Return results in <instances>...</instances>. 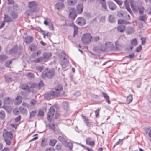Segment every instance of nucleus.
<instances>
[{"mask_svg":"<svg viewBox=\"0 0 151 151\" xmlns=\"http://www.w3.org/2000/svg\"><path fill=\"white\" fill-rule=\"evenodd\" d=\"M85 123L86 124L87 126L89 127L91 125V123L89 121V120L88 119L84 121Z\"/></svg>","mask_w":151,"mask_h":151,"instance_id":"obj_61","label":"nucleus"},{"mask_svg":"<svg viewBox=\"0 0 151 151\" xmlns=\"http://www.w3.org/2000/svg\"><path fill=\"white\" fill-rule=\"evenodd\" d=\"M65 136L64 135L63 136H59L58 137V140L64 144L67 142V141L65 139Z\"/></svg>","mask_w":151,"mask_h":151,"instance_id":"obj_15","label":"nucleus"},{"mask_svg":"<svg viewBox=\"0 0 151 151\" xmlns=\"http://www.w3.org/2000/svg\"><path fill=\"white\" fill-rule=\"evenodd\" d=\"M92 36L91 34L87 33L84 34L82 37L81 40L82 42L84 44H88L91 41Z\"/></svg>","mask_w":151,"mask_h":151,"instance_id":"obj_4","label":"nucleus"},{"mask_svg":"<svg viewBox=\"0 0 151 151\" xmlns=\"http://www.w3.org/2000/svg\"><path fill=\"white\" fill-rule=\"evenodd\" d=\"M8 57L5 55H0V61H3L7 59Z\"/></svg>","mask_w":151,"mask_h":151,"instance_id":"obj_38","label":"nucleus"},{"mask_svg":"<svg viewBox=\"0 0 151 151\" xmlns=\"http://www.w3.org/2000/svg\"><path fill=\"white\" fill-rule=\"evenodd\" d=\"M132 94H130L127 96L126 100L127 104H129L132 101Z\"/></svg>","mask_w":151,"mask_h":151,"instance_id":"obj_26","label":"nucleus"},{"mask_svg":"<svg viewBox=\"0 0 151 151\" xmlns=\"http://www.w3.org/2000/svg\"><path fill=\"white\" fill-rule=\"evenodd\" d=\"M17 46H15L10 50L9 53L10 54L16 53L17 52Z\"/></svg>","mask_w":151,"mask_h":151,"instance_id":"obj_21","label":"nucleus"},{"mask_svg":"<svg viewBox=\"0 0 151 151\" xmlns=\"http://www.w3.org/2000/svg\"><path fill=\"white\" fill-rule=\"evenodd\" d=\"M67 144L66 145V146L68 147L70 150H71L72 149V144L71 142H67Z\"/></svg>","mask_w":151,"mask_h":151,"instance_id":"obj_44","label":"nucleus"},{"mask_svg":"<svg viewBox=\"0 0 151 151\" xmlns=\"http://www.w3.org/2000/svg\"><path fill=\"white\" fill-rule=\"evenodd\" d=\"M10 15L13 19H17L18 16V14L15 12L12 11L10 13Z\"/></svg>","mask_w":151,"mask_h":151,"instance_id":"obj_19","label":"nucleus"},{"mask_svg":"<svg viewBox=\"0 0 151 151\" xmlns=\"http://www.w3.org/2000/svg\"><path fill=\"white\" fill-rule=\"evenodd\" d=\"M36 6L37 4L35 1H31L29 3V7L31 8V10L32 12L35 11Z\"/></svg>","mask_w":151,"mask_h":151,"instance_id":"obj_11","label":"nucleus"},{"mask_svg":"<svg viewBox=\"0 0 151 151\" xmlns=\"http://www.w3.org/2000/svg\"><path fill=\"white\" fill-rule=\"evenodd\" d=\"M5 80L7 82H10L12 81L11 78L8 76H5Z\"/></svg>","mask_w":151,"mask_h":151,"instance_id":"obj_52","label":"nucleus"},{"mask_svg":"<svg viewBox=\"0 0 151 151\" xmlns=\"http://www.w3.org/2000/svg\"><path fill=\"white\" fill-rule=\"evenodd\" d=\"M141 40L142 41L141 44L142 45H144L146 43V38L145 37H142L141 38Z\"/></svg>","mask_w":151,"mask_h":151,"instance_id":"obj_51","label":"nucleus"},{"mask_svg":"<svg viewBox=\"0 0 151 151\" xmlns=\"http://www.w3.org/2000/svg\"><path fill=\"white\" fill-rule=\"evenodd\" d=\"M61 145L60 144L57 145L56 146V150H60L61 149Z\"/></svg>","mask_w":151,"mask_h":151,"instance_id":"obj_54","label":"nucleus"},{"mask_svg":"<svg viewBox=\"0 0 151 151\" xmlns=\"http://www.w3.org/2000/svg\"><path fill=\"white\" fill-rule=\"evenodd\" d=\"M147 16L146 15H144L140 16L139 17V19L140 21H142L145 22V21L147 19Z\"/></svg>","mask_w":151,"mask_h":151,"instance_id":"obj_30","label":"nucleus"},{"mask_svg":"<svg viewBox=\"0 0 151 151\" xmlns=\"http://www.w3.org/2000/svg\"><path fill=\"white\" fill-rule=\"evenodd\" d=\"M21 113L24 115H27V110L26 108L23 107L22 106L19 108Z\"/></svg>","mask_w":151,"mask_h":151,"instance_id":"obj_24","label":"nucleus"},{"mask_svg":"<svg viewBox=\"0 0 151 151\" xmlns=\"http://www.w3.org/2000/svg\"><path fill=\"white\" fill-rule=\"evenodd\" d=\"M100 3L101 4V6L102 8L104 9L105 10H106L107 8L105 0H100Z\"/></svg>","mask_w":151,"mask_h":151,"instance_id":"obj_27","label":"nucleus"},{"mask_svg":"<svg viewBox=\"0 0 151 151\" xmlns=\"http://www.w3.org/2000/svg\"><path fill=\"white\" fill-rule=\"evenodd\" d=\"M45 151H55V149L52 147L47 148Z\"/></svg>","mask_w":151,"mask_h":151,"instance_id":"obj_64","label":"nucleus"},{"mask_svg":"<svg viewBox=\"0 0 151 151\" xmlns=\"http://www.w3.org/2000/svg\"><path fill=\"white\" fill-rule=\"evenodd\" d=\"M68 61H67V59L65 58V56H64L63 58V59L61 63V64L62 68H65L68 65Z\"/></svg>","mask_w":151,"mask_h":151,"instance_id":"obj_13","label":"nucleus"},{"mask_svg":"<svg viewBox=\"0 0 151 151\" xmlns=\"http://www.w3.org/2000/svg\"><path fill=\"white\" fill-rule=\"evenodd\" d=\"M73 28L74 29L73 36H75L78 33V27L75 25H74L73 26Z\"/></svg>","mask_w":151,"mask_h":151,"instance_id":"obj_31","label":"nucleus"},{"mask_svg":"<svg viewBox=\"0 0 151 151\" xmlns=\"http://www.w3.org/2000/svg\"><path fill=\"white\" fill-rule=\"evenodd\" d=\"M125 29V26L123 25H120L118 26L117 27V31L120 32H123Z\"/></svg>","mask_w":151,"mask_h":151,"instance_id":"obj_17","label":"nucleus"},{"mask_svg":"<svg viewBox=\"0 0 151 151\" xmlns=\"http://www.w3.org/2000/svg\"><path fill=\"white\" fill-rule=\"evenodd\" d=\"M55 113V109L51 107L50 108L47 115V119L50 122H51L54 118V115Z\"/></svg>","mask_w":151,"mask_h":151,"instance_id":"obj_6","label":"nucleus"},{"mask_svg":"<svg viewBox=\"0 0 151 151\" xmlns=\"http://www.w3.org/2000/svg\"><path fill=\"white\" fill-rule=\"evenodd\" d=\"M21 88L23 90H26L27 92L29 93L30 92V86L28 85L24 84H22L21 85Z\"/></svg>","mask_w":151,"mask_h":151,"instance_id":"obj_14","label":"nucleus"},{"mask_svg":"<svg viewBox=\"0 0 151 151\" xmlns=\"http://www.w3.org/2000/svg\"><path fill=\"white\" fill-rule=\"evenodd\" d=\"M125 12L123 11H118L117 13V16L119 17H124Z\"/></svg>","mask_w":151,"mask_h":151,"instance_id":"obj_33","label":"nucleus"},{"mask_svg":"<svg viewBox=\"0 0 151 151\" xmlns=\"http://www.w3.org/2000/svg\"><path fill=\"white\" fill-rule=\"evenodd\" d=\"M144 8L143 7H141L138 8L139 13L140 15H142L143 14Z\"/></svg>","mask_w":151,"mask_h":151,"instance_id":"obj_43","label":"nucleus"},{"mask_svg":"<svg viewBox=\"0 0 151 151\" xmlns=\"http://www.w3.org/2000/svg\"><path fill=\"white\" fill-rule=\"evenodd\" d=\"M44 115V112L42 110H40L39 111L38 116H43Z\"/></svg>","mask_w":151,"mask_h":151,"instance_id":"obj_53","label":"nucleus"},{"mask_svg":"<svg viewBox=\"0 0 151 151\" xmlns=\"http://www.w3.org/2000/svg\"><path fill=\"white\" fill-rule=\"evenodd\" d=\"M21 119V117L20 115L16 117L15 119V121L16 122H19Z\"/></svg>","mask_w":151,"mask_h":151,"instance_id":"obj_59","label":"nucleus"},{"mask_svg":"<svg viewBox=\"0 0 151 151\" xmlns=\"http://www.w3.org/2000/svg\"><path fill=\"white\" fill-rule=\"evenodd\" d=\"M4 104L5 105H8L12 102V101L10 99L9 97H6L4 101Z\"/></svg>","mask_w":151,"mask_h":151,"instance_id":"obj_22","label":"nucleus"},{"mask_svg":"<svg viewBox=\"0 0 151 151\" xmlns=\"http://www.w3.org/2000/svg\"><path fill=\"white\" fill-rule=\"evenodd\" d=\"M124 18H125L126 20H129L130 18V16L126 12H124Z\"/></svg>","mask_w":151,"mask_h":151,"instance_id":"obj_39","label":"nucleus"},{"mask_svg":"<svg viewBox=\"0 0 151 151\" xmlns=\"http://www.w3.org/2000/svg\"><path fill=\"white\" fill-rule=\"evenodd\" d=\"M137 40L136 39H133L131 40V44L132 45L135 46L137 45Z\"/></svg>","mask_w":151,"mask_h":151,"instance_id":"obj_35","label":"nucleus"},{"mask_svg":"<svg viewBox=\"0 0 151 151\" xmlns=\"http://www.w3.org/2000/svg\"><path fill=\"white\" fill-rule=\"evenodd\" d=\"M36 69L40 72H41L42 71L44 68V67L43 66H37L36 67Z\"/></svg>","mask_w":151,"mask_h":151,"instance_id":"obj_37","label":"nucleus"},{"mask_svg":"<svg viewBox=\"0 0 151 151\" xmlns=\"http://www.w3.org/2000/svg\"><path fill=\"white\" fill-rule=\"evenodd\" d=\"M13 113L15 115H17L19 114V112L17 109H14Z\"/></svg>","mask_w":151,"mask_h":151,"instance_id":"obj_60","label":"nucleus"},{"mask_svg":"<svg viewBox=\"0 0 151 151\" xmlns=\"http://www.w3.org/2000/svg\"><path fill=\"white\" fill-rule=\"evenodd\" d=\"M55 75V72L53 70L50 69L49 70L47 68L42 73V77L43 78H45L47 77L50 79L52 78Z\"/></svg>","mask_w":151,"mask_h":151,"instance_id":"obj_3","label":"nucleus"},{"mask_svg":"<svg viewBox=\"0 0 151 151\" xmlns=\"http://www.w3.org/2000/svg\"><path fill=\"white\" fill-rule=\"evenodd\" d=\"M33 39V37L31 36H27L25 38V42L29 44L32 42Z\"/></svg>","mask_w":151,"mask_h":151,"instance_id":"obj_18","label":"nucleus"},{"mask_svg":"<svg viewBox=\"0 0 151 151\" xmlns=\"http://www.w3.org/2000/svg\"><path fill=\"white\" fill-rule=\"evenodd\" d=\"M44 84L43 81L42 80L40 81L38 85L39 88H40L41 87H42L44 86Z\"/></svg>","mask_w":151,"mask_h":151,"instance_id":"obj_45","label":"nucleus"},{"mask_svg":"<svg viewBox=\"0 0 151 151\" xmlns=\"http://www.w3.org/2000/svg\"><path fill=\"white\" fill-rule=\"evenodd\" d=\"M118 24H127L128 23H129V22H128L127 21H125L124 20L119 19L118 20Z\"/></svg>","mask_w":151,"mask_h":151,"instance_id":"obj_29","label":"nucleus"},{"mask_svg":"<svg viewBox=\"0 0 151 151\" xmlns=\"http://www.w3.org/2000/svg\"><path fill=\"white\" fill-rule=\"evenodd\" d=\"M99 111L100 109H98L96 110L95 111V113L96 118H98L99 117Z\"/></svg>","mask_w":151,"mask_h":151,"instance_id":"obj_47","label":"nucleus"},{"mask_svg":"<svg viewBox=\"0 0 151 151\" xmlns=\"http://www.w3.org/2000/svg\"><path fill=\"white\" fill-rule=\"evenodd\" d=\"M5 114L3 111H0V118L1 119H4L5 118Z\"/></svg>","mask_w":151,"mask_h":151,"instance_id":"obj_36","label":"nucleus"},{"mask_svg":"<svg viewBox=\"0 0 151 151\" xmlns=\"http://www.w3.org/2000/svg\"><path fill=\"white\" fill-rule=\"evenodd\" d=\"M70 14L69 16L73 20H74L77 16V14L76 12V10L74 8H71L69 9Z\"/></svg>","mask_w":151,"mask_h":151,"instance_id":"obj_7","label":"nucleus"},{"mask_svg":"<svg viewBox=\"0 0 151 151\" xmlns=\"http://www.w3.org/2000/svg\"><path fill=\"white\" fill-rule=\"evenodd\" d=\"M45 19V20L44 21V23L45 24L47 25L48 24V23L51 21L50 19L48 18H46Z\"/></svg>","mask_w":151,"mask_h":151,"instance_id":"obj_50","label":"nucleus"},{"mask_svg":"<svg viewBox=\"0 0 151 151\" xmlns=\"http://www.w3.org/2000/svg\"><path fill=\"white\" fill-rule=\"evenodd\" d=\"M3 136L6 143L7 145H9L13 137L12 132H8L6 130H4L3 133Z\"/></svg>","mask_w":151,"mask_h":151,"instance_id":"obj_2","label":"nucleus"},{"mask_svg":"<svg viewBox=\"0 0 151 151\" xmlns=\"http://www.w3.org/2000/svg\"><path fill=\"white\" fill-rule=\"evenodd\" d=\"M108 6L109 9L111 10H115L117 7L116 5L111 1L108 2Z\"/></svg>","mask_w":151,"mask_h":151,"instance_id":"obj_9","label":"nucleus"},{"mask_svg":"<svg viewBox=\"0 0 151 151\" xmlns=\"http://www.w3.org/2000/svg\"><path fill=\"white\" fill-rule=\"evenodd\" d=\"M67 3L68 5H73L75 4L73 3V1L72 0H68Z\"/></svg>","mask_w":151,"mask_h":151,"instance_id":"obj_57","label":"nucleus"},{"mask_svg":"<svg viewBox=\"0 0 151 151\" xmlns=\"http://www.w3.org/2000/svg\"><path fill=\"white\" fill-rule=\"evenodd\" d=\"M18 7V5L17 4H14L13 6V9L15 10H17Z\"/></svg>","mask_w":151,"mask_h":151,"instance_id":"obj_62","label":"nucleus"},{"mask_svg":"<svg viewBox=\"0 0 151 151\" xmlns=\"http://www.w3.org/2000/svg\"><path fill=\"white\" fill-rule=\"evenodd\" d=\"M59 95V93L54 91L46 93L44 95V97L46 99H50L54 96H58Z\"/></svg>","mask_w":151,"mask_h":151,"instance_id":"obj_5","label":"nucleus"},{"mask_svg":"<svg viewBox=\"0 0 151 151\" xmlns=\"http://www.w3.org/2000/svg\"><path fill=\"white\" fill-rule=\"evenodd\" d=\"M127 31L129 34H131L133 33L134 30L133 27H129L128 28Z\"/></svg>","mask_w":151,"mask_h":151,"instance_id":"obj_41","label":"nucleus"},{"mask_svg":"<svg viewBox=\"0 0 151 151\" xmlns=\"http://www.w3.org/2000/svg\"><path fill=\"white\" fill-rule=\"evenodd\" d=\"M76 23L78 25L82 26L86 24V20L84 18L80 17L76 19Z\"/></svg>","mask_w":151,"mask_h":151,"instance_id":"obj_8","label":"nucleus"},{"mask_svg":"<svg viewBox=\"0 0 151 151\" xmlns=\"http://www.w3.org/2000/svg\"><path fill=\"white\" fill-rule=\"evenodd\" d=\"M120 7V6L122 5L123 2L121 1L118 0H114Z\"/></svg>","mask_w":151,"mask_h":151,"instance_id":"obj_58","label":"nucleus"},{"mask_svg":"<svg viewBox=\"0 0 151 151\" xmlns=\"http://www.w3.org/2000/svg\"><path fill=\"white\" fill-rule=\"evenodd\" d=\"M16 99L17 101V102L16 103L17 105H18L22 102V98L20 96H17Z\"/></svg>","mask_w":151,"mask_h":151,"instance_id":"obj_28","label":"nucleus"},{"mask_svg":"<svg viewBox=\"0 0 151 151\" xmlns=\"http://www.w3.org/2000/svg\"><path fill=\"white\" fill-rule=\"evenodd\" d=\"M49 127L51 129L54 131L55 127V124L54 123H50L49 124Z\"/></svg>","mask_w":151,"mask_h":151,"instance_id":"obj_40","label":"nucleus"},{"mask_svg":"<svg viewBox=\"0 0 151 151\" xmlns=\"http://www.w3.org/2000/svg\"><path fill=\"white\" fill-rule=\"evenodd\" d=\"M109 20V22L112 23L115 22V18L113 16L110 15L108 17Z\"/></svg>","mask_w":151,"mask_h":151,"instance_id":"obj_34","label":"nucleus"},{"mask_svg":"<svg viewBox=\"0 0 151 151\" xmlns=\"http://www.w3.org/2000/svg\"><path fill=\"white\" fill-rule=\"evenodd\" d=\"M63 105L64 109L66 110L67 109L68 106V102L65 101L63 102Z\"/></svg>","mask_w":151,"mask_h":151,"instance_id":"obj_42","label":"nucleus"},{"mask_svg":"<svg viewBox=\"0 0 151 151\" xmlns=\"http://www.w3.org/2000/svg\"><path fill=\"white\" fill-rule=\"evenodd\" d=\"M51 55L50 53L44 52L42 56L34 60V61L35 63L43 64L44 62L48 61Z\"/></svg>","mask_w":151,"mask_h":151,"instance_id":"obj_1","label":"nucleus"},{"mask_svg":"<svg viewBox=\"0 0 151 151\" xmlns=\"http://www.w3.org/2000/svg\"><path fill=\"white\" fill-rule=\"evenodd\" d=\"M14 59H12L9 61H7L6 62L5 65L7 67H9V65L12 63V60H14Z\"/></svg>","mask_w":151,"mask_h":151,"instance_id":"obj_48","label":"nucleus"},{"mask_svg":"<svg viewBox=\"0 0 151 151\" xmlns=\"http://www.w3.org/2000/svg\"><path fill=\"white\" fill-rule=\"evenodd\" d=\"M77 9L78 12L79 14L81 13L83 11V7L82 4H78L77 6Z\"/></svg>","mask_w":151,"mask_h":151,"instance_id":"obj_20","label":"nucleus"},{"mask_svg":"<svg viewBox=\"0 0 151 151\" xmlns=\"http://www.w3.org/2000/svg\"><path fill=\"white\" fill-rule=\"evenodd\" d=\"M102 94L103 97L105 99L106 101L107 102L108 104H110L111 101L109 100V96L105 92H102Z\"/></svg>","mask_w":151,"mask_h":151,"instance_id":"obj_16","label":"nucleus"},{"mask_svg":"<svg viewBox=\"0 0 151 151\" xmlns=\"http://www.w3.org/2000/svg\"><path fill=\"white\" fill-rule=\"evenodd\" d=\"M142 47L141 45L137 47V48L136 50V51L137 52H139L141 50Z\"/></svg>","mask_w":151,"mask_h":151,"instance_id":"obj_63","label":"nucleus"},{"mask_svg":"<svg viewBox=\"0 0 151 151\" xmlns=\"http://www.w3.org/2000/svg\"><path fill=\"white\" fill-rule=\"evenodd\" d=\"M37 110H35L33 111H32L30 113V116L29 118H34L35 117L37 114Z\"/></svg>","mask_w":151,"mask_h":151,"instance_id":"obj_25","label":"nucleus"},{"mask_svg":"<svg viewBox=\"0 0 151 151\" xmlns=\"http://www.w3.org/2000/svg\"><path fill=\"white\" fill-rule=\"evenodd\" d=\"M63 1H58L55 4V8L58 10L62 9L64 6L63 3Z\"/></svg>","mask_w":151,"mask_h":151,"instance_id":"obj_10","label":"nucleus"},{"mask_svg":"<svg viewBox=\"0 0 151 151\" xmlns=\"http://www.w3.org/2000/svg\"><path fill=\"white\" fill-rule=\"evenodd\" d=\"M4 22L9 23L13 21V20L10 16L7 14H5L4 16Z\"/></svg>","mask_w":151,"mask_h":151,"instance_id":"obj_12","label":"nucleus"},{"mask_svg":"<svg viewBox=\"0 0 151 151\" xmlns=\"http://www.w3.org/2000/svg\"><path fill=\"white\" fill-rule=\"evenodd\" d=\"M31 86H30V89L31 88H36L38 86V85L35 83H32L30 84Z\"/></svg>","mask_w":151,"mask_h":151,"instance_id":"obj_46","label":"nucleus"},{"mask_svg":"<svg viewBox=\"0 0 151 151\" xmlns=\"http://www.w3.org/2000/svg\"><path fill=\"white\" fill-rule=\"evenodd\" d=\"M26 76L30 78H33L34 77V74L31 72H28L26 73Z\"/></svg>","mask_w":151,"mask_h":151,"instance_id":"obj_49","label":"nucleus"},{"mask_svg":"<svg viewBox=\"0 0 151 151\" xmlns=\"http://www.w3.org/2000/svg\"><path fill=\"white\" fill-rule=\"evenodd\" d=\"M91 141V139L90 137H88L86 138V143L88 145L89 142Z\"/></svg>","mask_w":151,"mask_h":151,"instance_id":"obj_56","label":"nucleus"},{"mask_svg":"<svg viewBox=\"0 0 151 151\" xmlns=\"http://www.w3.org/2000/svg\"><path fill=\"white\" fill-rule=\"evenodd\" d=\"M55 91L58 92L61 91L63 89V86L61 84H58L55 87Z\"/></svg>","mask_w":151,"mask_h":151,"instance_id":"obj_23","label":"nucleus"},{"mask_svg":"<svg viewBox=\"0 0 151 151\" xmlns=\"http://www.w3.org/2000/svg\"><path fill=\"white\" fill-rule=\"evenodd\" d=\"M37 103V101L34 99L31 100L30 101V104L31 106L35 105Z\"/></svg>","mask_w":151,"mask_h":151,"instance_id":"obj_55","label":"nucleus"},{"mask_svg":"<svg viewBox=\"0 0 151 151\" xmlns=\"http://www.w3.org/2000/svg\"><path fill=\"white\" fill-rule=\"evenodd\" d=\"M57 142V141L55 139H50L49 142V145L52 146H55Z\"/></svg>","mask_w":151,"mask_h":151,"instance_id":"obj_32","label":"nucleus"}]
</instances>
